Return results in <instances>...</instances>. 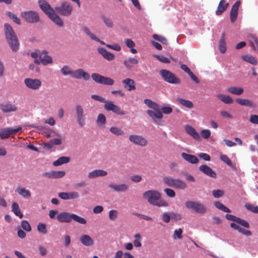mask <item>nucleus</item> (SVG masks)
Masks as SVG:
<instances>
[{
  "label": "nucleus",
  "mask_w": 258,
  "mask_h": 258,
  "mask_svg": "<svg viewBox=\"0 0 258 258\" xmlns=\"http://www.w3.org/2000/svg\"><path fill=\"white\" fill-rule=\"evenodd\" d=\"M135 240L133 241V244L134 246L136 247H139L142 246V244L141 242V240L142 239V237L141 235L139 233L135 234Z\"/></svg>",
  "instance_id": "49"
},
{
  "label": "nucleus",
  "mask_w": 258,
  "mask_h": 258,
  "mask_svg": "<svg viewBox=\"0 0 258 258\" xmlns=\"http://www.w3.org/2000/svg\"><path fill=\"white\" fill-rule=\"evenodd\" d=\"M117 217V211L115 210H111L109 212V217L111 220L114 221Z\"/></svg>",
  "instance_id": "63"
},
{
  "label": "nucleus",
  "mask_w": 258,
  "mask_h": 258,
  "mask_svg": "<svg viewBox=\"0 0 258 258\" xmlns=\"http://www.w3.org/2000/svg\"><path fill=\"white\" fill-rule=\"evenodd\" d=\"M108 186L114 191L117 192H124L128 190V185L125 183L120 184H110Z\"/></svg>",
  "instance_id": "22"
},
{
  "label": "nucleus",
  "mask_w": 258,
  "mask_h": 258,
  "mask_svg": "<svg viewBox=\"0 0 258 258\" xmlns=\"http://www.w3.org/2000/svg\"><path fill=\"white\" fill-rule=\"evenodd\" d=\"M104 109L108 111H112L119 115H124L126 112L122 110L118 106L115 105L112 101L107 100L104 105Z\"/></svg>",
  "instance_id": "11"
},
{
  "label": "nucleus",
  "mask_w": 258,
  "mask_h": 258,
  "mask_svg": "<svg viewBox=\"0 0 258 258\" xmlns=\"http://www.w3.org/2000/svg\"><path fill=\"white\" fill-rule=\"evenodd\" d=\"M214 204L217 208L224 212L230 213L231 212L229 208H227L222 203L219 201H216Z\"/></svg>",
  "instance_id": "45"
},
{
  "label": "nucleus",
  "mask_w": 258,
  "mask_h": 258,
  "mask_svg": "<svg viewBox=\"0 0 258 258\" xmlns=\"http://www.w3.org/2000/svg\"><path fill=\"white\" fill-rule=\"evenodd\" d=\"M48 17L58 27L61 28L64 26V22L62 18L54 12L50 14Z\"/></svg>",
  "instance_id": "25"
},
{
  "label": "nucleus",
  "mask_w": 258,
  "mask_h": 258,
  "mask_svg": "<svg viewBox=\"0 0 258 258\" xmlns=\"http://www.w3.org/2000/svg\"><path fill=\"white\" fill-rule=\"evenodd\" d=\"M82 30L84 32H85L88 36L90 37L91 39L100 43L102 45H105V43L99 39L98 37H97L93 33H92L87 27H83L82 28Z\"/></svg>",
  "instance_id": "31"
},
{
  "label": "nucleus",
  "mask_w": 258,
  "mask_h": 258,
  "mask_svg": "<svg viewBox=\"0 0 258 258\" xmlns=\"http://www.w3.org/2000/svg\"><path fill=\"white\" fill-rule=\"evenodd\" d=\"M75 113L79 125L80 127H83L85 124L86 115L83 106L77 104L75 106Z\"/></svg>",
  "instance_id": "10"
},
{
  "label": "nucleus",
  "mask_w": 258,
  "mask_h": 258,
  "mask_svg": "<svg viewBox=\"0 0 258 258\" xmlns=\"http://www.w3.org/2000/svg\"><path fill=\"white\" fill-rule=\"evenodd\" d=\"M144 198L147 200L151 205L157 207H166L168 203L164 200L161 199V194L155 190H149L143 194Z\"/></svg>",
  "instance_id": "2"
},
{
  "label": "nucleus",
  "mask_w": 258,
  "mask_h": 258,
  "mask_svg": "<svg viewBox=\"0 0 258 258\" xmlns=\"http://www.w3.org/2000/svg\"><path fill=\"white\" fill-rule=\"evenodd\" d=\"M110 132L117 136H122L124 134V131L122 129L116 126L111 127Z\"/></svg>",
  "instance_id": "44"
},
{
  "label": "nucleus",
  "mask_w": 258,
  "mask_h": 258,
  "mask_svg": "<svg viewBox=\"0 0 258 258\" xmlns=\"http://www.w3.org/2000/svg\"><path fill=\"white\" fill-rule=\"evenodd\" d=\"M225 218L227 220L233 221L236 224H239L243 227L246 228H249L250 227L249 224L247 221L240 218L234 216L233 215L227 214L225 215Z\"/></svg>",
  "instance_id": "14"
},
{
  "label": "nucleus",
  "mask_w": 258,
  "mask_h": 258,
  "mask_svg": "<svg viewBox=\"0 0 258 258\" xmlns=\"http://www.w3.org/2000/svg\"><path fill=\"white\" fill-rule=\"evenodd\" d=\"M17 191L24 198H29L31 196V192L24 187H19L17 188Z\"/></svg>",
  "instance_id": "37"
},
{
  "label": "nucleus",
  "mask_w": 258,
  "mask_h": 258,
  "mask_svg": "<svg viewBox=\"0 0 258 258\" xmlns=\"http://www.w3.org/2000/svg\"><path fill=\"white\" fill-rule=\"evenodd\" d=\"M144 101V103L150 108L154 110H158V108H159L158 105L150 99H145Z\"/></svg>",
  "instance_id": "43"
},
{
  "label": "nucleus",
  "mask_w": 258,
  "mask_h": 258,
  "mask_svg": "<svg viewBox=\"0 0 258 258\" xmlns=\"http://www.w3.org/2000/svg\"><path fill=\"white\" fill-rule=\"evenodd\" d=\"M217 97L225 104H232L233 102L232 98L229 95L219 94L217 95Z\"/></svg>",
  "instance_id": "36"
},
{
  "label": "nucleus",
  "mask_w": 258,
  "mask_h": 258,
  "mask_svg": "<svg viewBox=\"0 0 258 258\" xmlns=\"http://www.w3.org/2000/svg\"><path fill=\"white\" fill-rule=\"evenodd\" d=\"M102 19L103 20L104 23L105 24L107 27L109 28H112L113 25V23L112 21L108 18H106L105 16L102 17Z\"/></svg>",
  "instance_id": "61"
},
{
  "label": "nucleus",
  "mask_w": 258,
  "mask_h": 258,
  "mask_svg": "<svg viewBox=\"0 0 258 258\" xmlns=\"http://www.w3.org/2000/svg\"><path fill=\"white\" fill-rule=\"evenodd\" d=\"M138 63V60L135 58L130 57L123 61V64L128 70H131L134 65Z\"/></svg>",
  "instance_id": "33"
},
{
  "label": "nucleus",
  "mask_w": 258,
  "mask_h": 258,
  "mask_svg": "<svg viewBox=\"0 0 258 258\" xmlns=\"http://www.w3.org/2000/svg\"><path fill=\"white\" fill-rule=\"evenodd\" d=\"M166 196L170 198H174L175 196V191L171 188H167L164 190Z\"/></svg>",
  "instance_id": "62"
},
{
  "label": "nucleus",
  "mask_w": 258,
  "mask_h": 258,
  "mask_svg": "<svg viewBox=\"0 0 258 258\" xmlns=\"http://www.w3.org/2000/svg\"><path fill=\"white\" fill-rule=\"evenodd\" d=\"M185 205L187 209H192L197 213L204 214L206 212L204 205L199 202L188 201L185 202Z\"/></svg>",
  "instance_id": "9"
},
{
  "label": "nucleus",
  "mask_w": 258,
  "mask_h": 258,
  "mask_svg": "<svg viewBox=\"0 0 258 258\" xmlns=\"http://www.w3.org/2000/svg\"><path fill=\"white\" fill-rule=\"evenodd\" d=\"M107 172L102 169H96L90 172L88 176L89 178H95L98 177H103L106 176Z\"/></svg>",
  "instance_id": "27"
},
{
  "label": "nucleus",
  "mask_w": 258,
  "mask_h": 258,
  "mask_svg": "<svg viewBox=\"0 0 258 258\" xmlns=\"http://www.w3.org/2000/svg\"><path fill=\"white\" fill-rule=\"evenodd\" d=\"M240 4V2L239 1H237L232 6V8L230 11V17L231 22L232 23L235 22L237 19L238 10Z\"/></svg>",
  "instance_id": "20"
},
{
  "label": "nucleus",
  "mask_w": 258,
  "mask_h": 258,
  "mask_svg": "<svg viewBox=\"0 0 258 258\" xmlns=\"http://www.w3.org/2000/svg\"><path fill=\"white\" fill-rule=\"evenodd\" d=\"M97 123L99 125H104L106 123V117L103 114H99L97 119Z\"/></svg>",
  "instance_id": "53"
},
{
  "label": "nucleus",
  "mask_w": 258,
  "mask_h": 258,
  "mask_svg": "<svg viewBox=\"0 0 258 258\" xmlns=\"http://www.w3.org/2000/svg\"><path fill=\"white\" fill-rule=\"evenodd\" d=\"M65 174L66 172L64 171H53V179L61 178Z\"/></svg>",
  "instance_id": "58"
},
{
  "label": "nucleus",
  "mask_w": 258,
  "mask_h": 258,
  "mask_svg": "<svg viewBox=\"0 0 258 258\" xmlns=\"http://www.w3.org/2000/svg\"><path fill=\"white\" fill-rule=\"evenodd\" d=\"M55 10L60 15L68 17L72 13L73 7L69 2L64 1L61 3L59 7H56Z\"/></svg>",
  "instance_id": "5"
},
{
  "label": "nucleus",
  "mask_w": 258,
  "mask_h": 258,
  "mask_svg": "<svg viewBox=\"0 0 258 258\" xmlns=\"http://www.w3.org/2000/svg\"><path fill=\"white\" fill-rule=\"evenodd\" d=\"M245 207L248 211L254 213H258V206H254L251 204H247L245 205Z\"/></svg>",
  "instance_id": "57"
},
{
  "label": "nucleus",
  "mask_w": 258,
  "mask_h": 258,
  "mask_svg": "<svg viewBox=\"0 0 258 258\" xmlns=\"http://www.w3.org/2000/svg\"><path fill=\"white\" fill-rule=\"evenodd\" d=\"M241 58L246 62H247L252 65L257 64V61L256 58L253 56L249 54H246L241 56Z\"/></svg>",
  "instance_id": "35"
},
{
  "label": "nucleus",
  "mask_w": 258,
  "mask_h": 258,
  "mask_svg": "<svg viewBox=\"0 0 258 258\" xmlns=\"http://www.w3.org/2000/svg\"><path fill=\"white\" fill-rule=\"evenodd\" d=\"M21 16L27 22L30 23H36L40 20L38 13L32 11L22 12Z\"/></svg>",
  "instance_id": "8"
},
{
  "label": "nucleus",
  "mask_w": 258,
  "mask_h": 258,
  "mask_svg": "<svg viewBox=\"0 0 258 258\" xmlns=\"http://www.w3.org/2000/svg\"><path fill=\"white\" fill-rule=\"evenodd\" d=\"M211 133L209 130H202L201 132V135L202 138L207 139L210 137Z\"/></svg>",
  "instance_id": "60"
},
{
  "label": "nucleus",
  "mask_w": 258,
  "mask_h": 258,
  "mask_svg": "<svg viewBox=\"0 0 258 258\" xmlns=\"http://www.w3.org/2000/svg\"><path fill=\"white\" fill-rule=\"evenodd\" d=\"M249 121L253 124H258V115L252 114L250 116Z\"/></svg>",
  "instance_id": "64"
},
{
  "label": "nucleus",
  "mask_w": 258,
  "mask_h": 258,
  "mask_svg": "<svg viewBox=\"0 0 258 258\" xmlns=\"http://www.w3.org/2000/svg\"><path fill=\"white\" fill-rule=\"evenodd\" d=\"M221 161L227 164L229 166L232 168H235V166L233 165L231 160L226 155H221L220 157Z\"/></svg>",
  "instance_id": "46"
},
{
  "label": "nucleus",
  "mask_w": 258,
  "mask_h": 258,
  "mask_svg": "<svg viewBox=\"0 0 258 258\" xmlns=\"http://www.w3.org/2000/svg\"><path fill=\"white\" fill-rule=\"evenodd\" d=\"M224 191L221 189H214L212 191L213 196L215 198H219L224 196Z\"/></svg>",
  "instance_id": "59"
},
{
  "label": "nucleus",
  "mask_w": 258,
  "mask_h": 258,
  "mask_svg": "<svg viewBox=\"0 0 258 258\" xmlns=\"http://www.w3.org/2000/svg\"><path fill=\"white\" fill-rule=\"evenodd\" d=\"M81 243L86 246H90L93 245L94 241L92 238L88 235H84L80 238Z\"/></svg>",
  "instance_id": "34"
},
{
  "label": "nucleus",
  "mask_w": 258,
  "mask_h": 258,
  "mask_svg": "<svg viewBox=\"0 0 258 258\" xmlns=\"http://www.w3.org/2000/svg\"><path fill=\"white\" fill-rule=\"evenodd\" d=\"M163 182L166 185L178 189L184 190L187 187V184L184 181L169 176L164 177Z\"/></svg>",
  "instance_id": "4"
},
{
  "label": "nucleus",
  "mask_w": 258,
  "mask_h": 258,
  "mask_svg": "<svg viewBox=\"0 0 258 258\" xmlns=\"http://www.w3.org/2000/svg\"><path fill=\"white\" fill-rule=\"evenodd\" d=\"M227 91L231 94L240 95L243 92V89L241 87H230L227 88Z\"/></svg>",
  "instance_id": "38"
},
{
  "label": "nucleus",
  "mask_w": 258,
  "mask_h": 258,
  "mask_svg": "<svg viewBox=\"0 0 258 258\" xmlns=\"http://www.w3.org/2000/svg\"><path fill=\"white\" fill-rule=\"evenodd\" d=\"M47 52L46 51H43L42 54L39 56L40 59H34V62L37 64L42 63L44 66L52 63L53 61L52 58L50 56L47 55Z\"/></svg>",
  "instance_id": "16"
},
{
  "label": "nucleus",
  "mask_w": 258,
  "mask_h": 258,
  "mask_svg": "<svg viewBox=\"0 0 258 258\" xmlns=\"http://www.w3.org/2000/svg\"><path fill=\"white\" fill-rule=\"evenodd\" d=\"M236 102L242 106H247L249 107L253 106V103L248 99H236Z\"/></svg>",
  "instance_id": "47"
},
{
  "label": "nucleus",
  "mask_w": 258,
  "mask_h": 258,
  "mask_svg": "<svg viewBox=\"0 0 258 258\" xmlns=\"http://www.w3.org/2000/svg\"><path fill=\"white\" fill-rule=\"evenodd\" d=\"M153 37L154 39L160 42L161 43H162L163 44H165V45L168 44L167 40L166 39V38H165L163 36H160V35H159L157 34H154L153 35Z\"/></svg>",
  "instance_id": "50"
},
{
  "label": "nucleus",
  "mask_w": 258,
  "mask_h": 258,
  "mask_svg": "<svg viewBox=\"0 0 258 258\" xmlns=\"http://www.w3.org/2000/svg\"><path fill=\"white\" fill-rule=\"evenodd\" d=\"M219 50L222 53H225L226 50L225 33L224 32L222 33L221 39L219 41Z\"/></svg>",
  "instance_id": "41"
},
{
  "label": "nucleus",
  "mask_w": 258,
  "mask_h": 258,
  "mask_svg": "<svg viewBox=\"0 0 258 258\" xmlns=\"http://www.w3.org/2000/svg\"><path fill=\"white\" fill-rule=\"evenodd\" d=\"M122 83L124 85V88L128 91L136 89L135 82L132 79L126 78L122 80Z\"/></svg>",
  "instance_id": "26"
},
{
  "label": "nucleus",
  "mask_w": 258,
  "mask_h": 258,
  "mask_svg": "<svg viewBox=\"0 0 258 258\" xmlns=\"http://www.w3.org/2000/svg\"><path fill=\"white\" fill-rule=\"evenodd\" d=\"M185 130L186 133L191 136H192L195 139L199 140L200 138V137L198 133L191 125H186L185 126Z\"/></svg>",
  "instance_id": "32"
},
{
  "label": "nucleus",
  "mask_w": 258,
  "mask_h": 258,
  "mask_svg": "<svg viewBox=\"0 0 258 258\" xmlns=\"http://www.w3.org/2000/svg\"><path fill=\"white\" fill-rule=\"evenodd\" d=\"M182 230L181 228H178V229H175L174 231V233H173V238L174 239H182Z\"/></svg>",
  "instance_id": "54"
},
{
  "label": "nucleus",
  "mask_w": 258,
  "mask_h": 258,
  "mask_svg": "<svg viewBox=\"0 0 258 258\" xmlns=\"http://www.w3.org/2000/svg\"><path fill=\"white\" fill-rule=\"evenodd\" d=\"M230 226L232 228H233L234 230H237L238 232L245 236H250L252 235L251 231L248 230V228L245 227L242 228L239 225L236 224L235 223H231Z\"/></svg>",
  "instance_id": "21"
},
{
  "label": "nucleus",
  "mask_w": 258,
  "mask_h": 258,
  "mask_svg": "<svg viewBox=\"0 0 258 258\" xmlns=\"http://www.w3.org/2000/svg\"><path fill=\"white\" fill-rule=\"evenodd\" d=\"M58 196L62 200H67L78 199L80 195L77 191L70 192H61L58 193Z\"/></svg>",
  "instance_id": "18"
},
{
  "label": "nucleus",
  "mask_w": 258,
  "mask_h": 258,
  "mask_svg": "<svg viewBox=\"0 0 258 258\" xmlns=\"http://www.w3.org/2000/svg\"><path fill=\"white\" fill-rule=\"evenodd\" d=\"M7 15L13 20V21L16 23L17 24L20 25L21 24V20L20 19L17 17V15L11 12H7Z\"/></svg>",
  "instance_id": "52"
},
{
  "label": "nucleus",
  "mask_w": 258,
  "mask_h": 258,
  "mask_svg": "<svg viewBox=\"0 0 258 258\" xmlns=\"http://www.w3.org/2000/svg\"><path fill=\"white\" fill-rule=\"evenodd\" d=\"M70 161V158L68 157H59L57 160L53 163L54 166H58L63 164L67 163Z\"/></svg>",
  "instance_id": "42"
},
{
  "label": "nucleus",
  "mask_w": 258,
  "mask_h": 258,
  "mask_svg": "<svg viewBox=\"0 0 258 258\" xmlns=\"http://www.w3.org/2000/svg\"><path fill=\"white\" fill-rule=\"evenodd\" d=\"M57 220L60 223H71L75 221L79 224H86V220L83 217L75 214L67 212H61L57 215Z\"/></svg>",
  "instance_id": "3"
},
{
  "label": "nucleus",
  "mask_w": 258,
  "mask_h": 258,
  "mask_svg": "<svg viewBox=\"0 0 258 258\" xmlns=\"http://www.w3.org/2000/svg\"><path fill=\"white\" fill-rule=\"evenodd\" d=\"M91 78L94 81L100 84L112 86L114 83V81L112 79L96 73L91 75Z\"/></svg>",
  "instance_id": "7"
},
{
  "label": "nucleus",
  "mask_w": 258,
  "mask_h": 258,
  "mask_svg": "<svg viewBox=\"0 0 258 258\" xmlns=\"http://www.w3.org/2000/svg\"><path fill=\"white\" fill-rule=\"evenodd\" d=\"M39 4L41 9L46 14L48 17L50 14H52L54 11L51 8L50 6L44 0H39Z\"/></svg>",
  "instance_id": "23"
},
{
  "label": "nucleus",
  "mask_w": 258,
  "mask_h": 258,
  "mask_svg": "<svg viewBox=\"0 0 258 258\" xmlns=\"http://www.w3.org/2000/svg\"><path fill=\"white\" fill-rule=\"evenodd\" d=\"M155 111H153L151 110H148L147 111V114L152 118L155 122H156V119H161L163 117L162 113L160 111L159 108L158 110H154Z\"/></svg>",
  "instance_id": "29"
},
{
  "label": "nucleus",
  "mask_w": 258,
  "mask_h": 258,
  "mask_svg": "<svg viewBox=\"0 0 258 258\" xmlns=\"http://www.w3.org/2000/svg\"><path fill=\"white\" fill-rule=\"evenodd\" d=\"M21 226L22 228L27 232L31 231V227L27 221L23 220L21 222Z\"/></svg>",
  "instance_id": "56"
},
{
  "label": "nucleus",
  "mask_w": 258,
  "mask_h": 258,
  "mask_svg": "<svg viewBox=\"0 0 258 258\" xmlns=\"http://www.w3.org/2000/svg\"><path fill=\"white\" fill-rule=\"evenodd\" d=\"M199 170L205 175L212 178H216V172L206 164H203L199 167Z\"/></svg>",
  "instance_id": "19"
},
{
  "label": "nucleus",
  "mask_w": 258,
  "mask_h": 258,
  "mask_svg": "<svg viewBox=\"0 0 258 258\" xmlns=\"http://www.w3.org/2000/svg\"><path fill=\"white\" fill-rule=\"evenodd\" d=\"M70 67L68 66H64L60 70L61 74L64 76L70 75L72 77V72Z\"/></svg>",
  "instance_id": "51"
},
{
  "label": "nucleus",
  "mask_w": 258,
  "mask_h": 258,
  "mask_svg": "<svg viewBox=\"0 0 258 258\" xmlns=\"http://www.w3.org/2000/svg\"><path fill=\"white\" fill-rule=\"evenodd\" d=\"M129 140L133 144L141 147H145L148 143V140L145 138L137 135H130Z\"/></svg>",
  "instance_id": "13"
},
{
  "label": "nucleus",
  "mask_w": 258,
  "mask_h": 258,
  "mask_svg": "<svg viewBox=\"0 0 258 258\" xmlns=\"http://www.w3.org/2000/svg\"><path fill=\"white\" fill-rule=\"evenodd\" d=\"M1 109L4 112H9L15 111L16 110V107L11 104H7L2 105Z\"/></svg>",
  "instance_id": "48"
},
{
  "label": "nucleus",
  "mask_w": 258,
  "mask_h": 258,
  "mask_svg": "<svg viewBox=\"0 0 258 258\" xmlns=\"http://www.w3.org/2000/svg\"><path fill=\"white\" fill-rule=\"evenodd\" d=\"M98 52L108 61H112L115 59V55L112 53L108 52L106 49L103 47L97 48Z\"/></svg>",
  "instance_id": "24"
},
{
  "label": "nucleus",
  "mask_w": 258,
  "mask_h": 258,
  "mask_svg": "<svg viewBox=\"0 0 258 258\" xmlns=\"http://www.w3.org/2000/svg\"><path fill=\"white\" fill-rule=\"evenodd\" d=\"M72 77L73 78L80 79L83 78L85 80H88L90 79V76L88 73H86L82 69L73 71Z\"/></svg>",
  "instance_id": "17"
},
{
  "label": "nucleus",
  "mask_w": 258,
  "mask_h": 258,
  "mask_svg": "<svg viewBox=\"0 0 258 258\" xmlns=\"http://www.w3.org/2000/svg\"><path fill=\"white\" fill-rule=\"evenodd\" d=\"M228 6L229 4L226 3L225 0H221L216 11V14L217 15H221L227 9Z\"/></svg>",
  "instance_id": "30"
},
{
  "label": "nucleus",
  "mask_w": 258,
  "mask_h": 258,
  "mask_svg": "<svg viewBox=\"0 0 258 258\" xmlns=\"http://www.w3.org/2000/svg\"><path fill=\"white\" fill-rule=\"evenodd\" d=\"M12 211L16 216H18L20 218H22L23 217V214L21 212L19 206L17 203L14 202L12 204Z\"/></svg>",
  "instance_id": "40"
},
{
  "label": "nucleus",
  "mask_w": 258,
  "mask_h": 258,
  "mask_svg": "<svg viewBox=\"0 0 258 258\" xmlns=\"http://www.w3.org/2000/svg\"><path fill=\"white\" fill-rule=\"evenodd\" d=\"M37 230L39 232L42 234H46L47 232L46 225L44 223H39L37 225Z\"/></svg>",
  "instance_id": "55"
},
{
  "label": "nucleus",
  "mask_w": 258,
  "mask_h": 258,
  "mask_svg": "<svg viewBox=\"0 0 258 258\" xmlns=\"http://www.w3.org/2000/svg\"><path fill=\"white\" fill-rule=\"evenodd\" d=\"M181 156L185 161L191 164H197L199 161V159L195 155L182 153Z\"/></svg>",
  "instance_id": "28"
},
{
  "label": "nucleus",
  "mask_w": 258,
  "mask_h": 258,
  "mask_svg": "<svg viewBox=\"0 0 258 258\" xmlns=\"http://www.w3.org/2000/svg\"><path fill=\"white\" fill-rule=\"evenodd\" d=\"M160 74L164 80L168 83L179 84L180 83L179 79L177 78L174 74L169 71L161 70L160 71Z\"/></svg>",
  "instance_id": "6"
},
{
  "label": "nucleus",
  "mask_w": 258,
  "mask_h": 258,
  "mask_svg": "<svg viewBox=\"0 0 258 258\" xmlns=\"http://www.w3.org/2000/svg\"><path fill=\"white\" fill-rule=\"evenodd\" d=\"M24 84L27 88L32 90H37L41 86V82L38 79L26 78Z\"/></svg>",
  "instance_id": "15"
},
{
  "label": "nucleus",
  "mask_w": 258,
  "mask_h": 258,
  "mask_svg": "<svg viewBox=\"0 0 258 258\" xmlns=\"http://www.w3.org/2000/svg\"><path fill=\"white\" fill-rule=\"evenodd\" d=\"M22 131V127L19 126L18 127L13 129L9 127L2 128L0 130V138L2 139H6L9 138L11 136L13 137L16 135L18 132Z\"/></svg>",
  "instance_id": "12"
},
{
  "label": "nucleus",
  "mask_w": 258,
  "mask_h": 258,
  "mask_svg": "<svg viewBox=\"0 0 258 258\" xmlns=\"http://www.w3.org/2000/svg\"><path fill=\"white\" fill-rule=\"evenodd\" d=\"M177 102L180 105L188 108H192L194 107L192 102L188 100L178 98L177 99Z\"/></svg>",
  "instance_id": "39"
},
{
  "label": "nucleus",
  "mask_w": 258,
  "mask_h": 258,
  "mask_svg": "<svg viewBox=\"0 0 258 258\" xmlns=\"http://www.w3.org/2000/svg\"><path fill=\"white\" fill-rule=\"evenodd\" d=\"M4 33L7 42L13 52H17L20 48V42L12 27L9 23L4 25Z\"/></svg>",
  "instance_id": "1"
}]
</instances>
